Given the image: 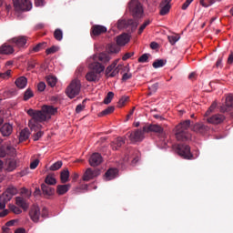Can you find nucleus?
Segmentation results:
<instances>
[{"mask_svg": "<svg viewBox=\"0 0 233 233\" xmlns=\"http://www.w3.org/2000/svg\"><path fill=\"white\" fill-rule=\"evenodd\" d=\"M28 116H30L35 121H39V123H43V121H46V119H50L51 116H56L57 114V108L52 106H43L42 110H27Z\"/></svg>", "mask_w": 233, "mask_h": 233, "instance_id": "f257e3e1", "label": "nucleus"}, {"mask_svg": "<svg viewBox=\"0 0 233 233\" xmlns=\"http://www.w3.org/2000/svg\"><path fill=\"white\" fill-rule=\"evenodd\" d=\"M89 71L86 75V79L89 83H96L101 77V72H105V66L99 62H93L89 65Z\"/></svg>", "mask_w": 233, "mask_h": 233, "instance_id": "f03ea898", "label": "nucleus"}, {"mask_svg": "<svg viewBox=\"0 0 233 233\" xmlns=\"http://www.w3.org/2000/svg\"><path fill=\"white\" fill-rule=\"evenodd\" d=\"M190 120H185L176 127V137L177 141H188L192 136L188 133Z\"/></svg>", "mask_w": 233, "mask_h": 233, "instance_id": "7ed1b4c3", "label": "nucleus"}, {"mask_svg": "<svg viewBox=\"0 0 233 233\" xmlns=\"http://www.w3.org/2000/svg\"><path fill=\"white\" fill-rule=\"evenodd\" d=\"M20 197L15 198V205L26 212L30 208V203L28 202L29 198L32 197V191L28 190L26 187H23L20 191Z\"/></svg>", "mask_w": 233, "mask_h": 233, "instance_id": "20e7f679", "label": "nucleus"}, {"mask_svg": "<svg viewBox=\"0 0 233 233\" xmlns=\"http://www.w3.org/2000/svg\"><path fill=\"white\" fill-rule=\"evenodd\" d=\"M17 192V188L11 186L0 196V210H5V208H6V203H8Z\"/></svg>", "mask_w": 233, "mask_h": 233, "instance_id": "39448f33", "label": "nucleus"}, {"mask_svg": "<svg viewBox=\"0 0 233 233\" xmlns=\"http://www.w3.org/2000/svg\"><path fill=\"white\" fill-rule=\"evenodd\" d=\"M128 8L135 21L143 17V5L139 3V0H131L128 4Z\"/></svg>", "mask_w": 233, "mask_h": 233, "instance_id": "423d86ee", "label": "nucleus"}, {"mask_svg": "<svg viewBox=\"0 0 233 233\" xmlns=\"http://www.w3.org/2000/svg\"><path fill=\"white\" fill-rule=\"evenodd\" d=\"M81 92V81L79 79H74L66 89V94L70 99H74L76 96H79Z\"/></svg>", "mask_w": 233, "mask_h": 233, "instance_id": "0eeeda50", "label": "nucleus"}, {"mask_svg": "<svg viewBox=\"0 0 233 233\" xmlns=\"http://www.w3.org/2000/svg\"><path fill=\"white\" fill-rule=\"evenodd\" d=\"M175 150L183 159H194V155L190 152V146L185 144H178L176 146Z\"/></svg>", "mask_w": 233, "mask_h": 233, "instance_id": "6e6552de", "label": "nucleus"}, {"mask_svg": "<svg viewBox=\"0 0 233 233\" xmlns=\"http://www.w3.org/2000/svg\"><path fill=\"white\" fill-rule=\"evenodd\" d=\"M29 127L32 130V132H35V134L33 135V140L39 141V139H41V137H43V135L45 134L43 131H41L43 126L39 124V121H35V119L32 118L29 121Z\"/></svg>", "mask_w": 233, "mask_h": 233, "instance_id": "1a4fd4ad", "label": "nucleus"}, {"mask_svg": "<svg viewBox=\"0 0 233 233\" xmlns=\"http://www.w3.org/2000/svg\"><path fill=\"white\" fill-rule=\"evenodd\" d=\"M14 6L17 12H28L32 10L30 0H14Z\"/></svg>", "mask_w": 233, "mask_h": 233, "instance_id": "9d476101", "label": "nucleus"}, {"mask_svg": "<svg viewBox=\"0 0 233 233\" xmlns=\"http://www.w3.org/2000/svg\"><path fill=\"white\" fill-rule=\"evenodd\" d=\"M139 25L137 20L128 19V20H118L116 23V28L118 30H123L124 28L131 27V30H136Z\"/></svg>", "mask_w": 233, "mask_h": 233, "instance_id": "9b49d317", "label": "nucleus"}, {"mask_svg": "<svg viewBox=\"0 0 233 233\" xmlns=\"http://www.w3.org/2000/svg\"><path fill=\"white\" fill-rule=\"evenodd\" d=\"M117 60H115L110 66H108L106 69V77H116L117 74H119V70L123 68V66H117Z\"/></svg>", "mask_w": 233, "mask_h": 233, "instance_id": "f8f14e48", "label": "nucleus"}, {"mask_svg": "<svg viewBox=\"0 0 233 233\" xmlns=\"http://www.w3.org/2000/svg\"><path fill=\"white\" fill-rule=\"evenodd\" d=\"M144 132H155L156 134H158V136L163 139L165 137V131L163 130V127L159 125H148L144 126Z\"/></svg>", "mask_w": 233, "mask_h": 233, "instance_id": "ddd939ff", "label": "nucleus"}, {"mask_svg": "<svg viewBox=\"0 0 233 233\" xmlns=\"http://www.w3.org/2000/svg\"><path fill=\"white\" fill-rule=\"evenodd\" d=\"M145 131L144 129H137L129 134V139L131 143H137L145 139Z\"/></svg>", "mask_w": 233, "mask_h": 233, "instance_id": "4468645a", "label": "nucleus"}, {"mask_svg": "<svg viewBox=\"0 0 233 233\" xmlns=\"http://www.w3.org/2000/svg\"><path fill=\"white\" fill-rule=\"evenodd\" d=\"M99 174H101V171H99V169L92 170V168L89 167L84 173L82 179L83 181H90V179H94V177H97Z\"/></svg>", "mask_w": 233, "mask_h": 233, "instance_id": "2eb2a0df", "label": "nucleus"}, {"mask_svg": "<svg viewBox=\"0 0 233 233\" xmlns=\"http://www.w3.org/2000/svg\"><path fill=\"white\" fill-rule=\"evenodd\" d=\"M29 216L34 223H37L41 216V209L39 208V206L33 205L29 210Z\"/></svg>", "mask_w": 233, "mask_h": 233, "instance_id": "dca6fc26", "label": "nucleus"}, {"mask_svg": "<svg viewBox=\"0 0 233 233\" xmlns=\"http://www.w3.org/2000/svg\"><path fill=\"white\" fill-rule=\"evenodd\" d=\"M103 163V157L99 153H93L89 157L90 167H99Z\"/></svg>", "mask_w": 233, "mask_h": 233, "instance_id": "f3484780", "label": "nucleus"}, {"mask_svg": "<svg viewBox=\"0 0 233 233\" xmlns=\"http://www.w3.org/2000/svg\"><path fill=\"white\" fill-rule=\"evenodd\" d=\"M206 120L211 125H219L225 121V116L221 114H216L212 116L207 117Z\"/></svg>", "mask_w": 233, "mask_h": 233, "instance_id": "a211bd4d", "label": "nucleus"}, {"mask_svg": "<svg viewBox=\"0 0 233 233\" xmlns=\"http://www.w3.org/2000/svg\"><path fill=\"white\" fill-rule=\"evenodd\" d=\"M170 3H172V0H162V2L159 5L160 7V15H167L168 12H170Z\"/></svg>", "mask_w": 233, "mask_h": 233, "instance_id": "6ab92c4d", "label": "nucleus"}, {"mask_svg": "<svg viewBox=\"0 0 233 233\" xmlns=\"http://www.w3.org/2000/svg\"><path fill=\"white\" fill-rule=\"evenodd\" d=\"M233 109V95H228L226 97V105L220 106V112H230Z\"/></svg>", "mask_w": 233, "mask_h": 233, "instance_id": "aec40b11", "label": "nucleus"}, {"mask_svg": "<svg viewBox=\"0 0 233 233\" xmlns=\"http://www.w3.org/2000/svg\"><path fill=\"white\" fill-rule=\"evenodd\" d=\"M106 27L104 25H95L91 28V36L96 37L97 35H101V34H106Z\"/></svg>", "mask_w": 233, "mask_h": 233, "instance_id": "412c9836", "label": "nucleus"}, {"mask_svg": "<svg viewBox=\"0 0 233 233\" xmlns=\"http://www.w3.org/2000/svg\"><path fill=\"white\" fill-rule=\"evenodd\" d=\"M11 43L18 48H23L26 45V36H16L11 39Z\"/></svg>", "mask_w": 233, "mask_h": 233, "instance_id": "4be33fe9", "label": "nucleus"}, {"mask_svg": "<svg viewBox=\"0 0 233 233\" xmlns=\"http://www.w3.org/2000/svg\"><path fill=\"white\" fill-rule=\"evenodd\" d=\"M130 42V35L128 34H122L118 36H116V45L118 46H125V45L128 44Z\"/></svg>", "mask_w": 233, "mask_h": 233, "instance_id": "5701e85b", "label": "nucleus"}, {"mask_svg": "<svg viewBox=\"0 0 233 233\" xmlns=\"http://www.w3.org/2000/svg\"><path fill=\"white\" fill-rule=\"evenodd\" d=\"M0 132L4 137H8L14 132V127L10 124H4L0 128Z\"/></svg>", "mask_w": 233, "mask_h": 233, "instance_id": "b1692460", "label": "nucleus"}, {"mask_svg": "<svg viewBox=\"0 0 233 233\" xmlns=\"http://www.w3.org/2000/svg\"><path fill=\"white\" fill-rule=\"evenodd\" d=\"M6 150L7 152H10V154H14L15 152V148H14L12 146L5 147V145H3V143L0 141V157H6Z\"/></svg>", "mask_w": 233, "mask_h": 233, "instance_id": "393cba45", "label": "nucleus"}, {"mask_svg": "<svg viewBox=\"0 0 233 233\" xmlns=\"http://www.w3.org/2000/svg\"><path fill=\"white\" fill-rule=\"evenodd\" d=\"M208 127L202 123L195 124L193 127V132H196L197 134H206V132H208Z\"/></svg>", "mask_w": 233, "mask_h": 233, "instance_id": "a878e982", "label": "nucleus"}, {"mask_svg": "<svg viewBox=\"0 0 233 233\" xmlns=\"http://www.w3.org/2000/svg\"><path fill=\"white\" fill-rule=\"evenodd\" d=\"M117 168H109L105 174L106 181H111V179H116L118 174Z\"/></svg>", "mask_w": 233, "mask_h": 233, "instance_id": "bb28decb", "label": "nucleus"}, {"mask_svg": "<svg viewBox=\"0 0 233 233\" xmlns=\"http://www.w3.org/2000/svg\"><path fill=\"white\" fill-rule=\"evenodd\" d=\"M41 189L44 196H54V194L56 193V189L46 184H42Z\"/></svg>", "mask_w": 233, "mask_h": 233, "instance_id": "cd10ccee", "label": "nucleus"}, {"mask_svg": "<svg viewBox=\"0 0 233 233\" xmlns=\"http://www.w3.org/2000/svg\"><path fill=\"white\" fill-rule=\"evenodd\" d=\"M30 137V130L25 127L22 129L19 133L18 139L19 143H23L24 141H26Z\"/></svg>", "mask_w": 233, "mask_h": 233, "instance_id": "c85d7f7f", "label": "nucleus"}, {"mask_svg": "<svg viewBox=\"0 0 233 233\" xmlns=\"http://www.w3.org/2000/svg\"><path fill=\"white\" fill-rule=\"evenodd\" d=\"M71 187L70 184L58 185L56 187V194H58V196H64V194H66V192L70 190Z\"/></svg>", "mask_w": 233, "mask_h": 233, "instance_id": "c756f323", "label": "nucleus"}, {"mask_svg": "<svg viewBox=\"0 0 233 233\" xmlns=\"http://www.w3.org/2000/svg\"><path fill=\"white\" fill-rule=\"evenodd\" d=\"M123 145H125V138L118 137L112 142L111 147L114 150H117L121 148Z\"/></svg>", "mask_w": 233, "mask_h": 233, "instance_id": "7c9ffc66", "label": "nucleus"}, {"mask_svg": "<svg viewBox=\"0 0 233 233\" xmlns=\"http://www.w3.org/2000/svg\"><path fill=\"white\" fill-rule=\"evenodd\" d=\"M27 83L28 80L26 79V77L20 76L15 80V85L17 86V88L23 89L26 87Z\"/></svg>", "mask_w": 233, "mask_h": 233, "instance_id": "2f4dec72", "label": "nucleus"}, {"mask_svg": "<svg viewBox=\"0 0 233 233\" xmlns=\"http://www.w3.org/2000/svg\"><path fill=\"white\" fill-rule=\"evenodd\" d=\"M0 54H4L5 56H8L10 54H14V47L10 45H3L0 47Z\"/></svg>", "mask_w": 233, "mask_h": 233, "instance_id": "473e14b6", "label": "nucleus"}, {"mask_svg": "<svg viewBox=\"0 0 233 233\" xmlns=\"http://www.w3.org/2000/svg\"><path fill=\"white\" fill-rule=\"evenodd\" d=\"M70 178V171L68 168H66L60 173L61 183H68V179Z\"/></svg>", "mask_w": 233, "mask_h": 233, "instance_id": "72a5a7b5", "label": "nucleus"}, {"mask_svg": "<svg viewBox=\"0 0 233 233\" xmlns=\"http://www.w3.org/2000/svg\"><path fill=\"white\" fill-rule=\"evenodd\" d=\"M6 165H7L6 170L8 172H14V170L17 168V161H15V159H8L6 161Z\"/></svg>", "mask_w": 233, "mask_h": 233, "instance_id": "f704fd0d", "label": "nucleus"}, {"mask_svg": "<svg viewBox=\"0 0 233 233\" xmlns=\"http://www.w3.org/2000/svg\"><path fill=\"white\" fill-rule=\"evenodd\" d=\"M107 50L109 54H119V52L121 51V47L117 44H110L107 46Z\"/></svg>", "mask_w": 233, "mask_h": 233, "instance_id": "c9c22d12", "label": "nucleus"}, {"mask_svg": "<svg viewBox=\"0 0 233 233\" xmlns=\"http://www.w3.org/2000/svg\"><path fill=\"white\" fill-rule=\"evenodd\" d=\"M110 59H111V57L108 53H100L98 55V61H100L101 63H108V61H110Z\"/></svg>", "mask_w": 233, "mask_h": 233, "instance_id": "e433bc0d", "label": "nucleus"}, {"mask_svg": "<svg viewBox=\"0 0 233 233\" xmlns=\"http://www.w3.org/2000/svg\"><path fill=\"white\" fill-rule=\"evenodd\" d=\"M46 43L42 42V43H39L36 46H35L32 48L31 52H34V53L41 52V50H44V48H46Z\"/></svg>", "mask_w": 233, "mask_h": 233, "instance_id": "4c0bfd02", "label": "nucleus"}, {"mask_svg": "<svg viewBox=\"0 0 233 233\" xmlns=\"http://www.w3.org/2000/svg\"><path fill=\"white\" fill-rule=\"evenodd\" d=\"M114 110H116V108L114 106H108L107 108H106L105 110H103L102 112H100L98 114L99 117H103L105 116H108L110 114H112V112H114Z\"/></svg>", "mask_w": 233, "mask_h": 233, "instance_id": "58836bf2", "label": "nucleus"}, {"mask_svg": "<svg viewBox=\"0 0 233 233\" xmlns=\"http://www.w3.org/2000/svg\"><path fill=\"white\" fill-rule=\"evenodd\" d=\"M217 1H221V0H200V5L204 8H208V6H212L214 3H217Z\"/></svg>", "mask_w": 233, "mask_h": 233, "instance_id": "ea45409f", "label": "nucleus"}, {"mask_svg": "<svg viewBox=\"0 0 233 233\" xmlns=\"http://www.w3.org/2000/svg\"><path fill=\"white\" fill-rule=\"evenodd\" d=\"M46 83L49 86L54 87L57 83V78L52 76H46Z\"/></svg>", "mask_w": 233, "mask_h": 233, "instance_id": "a19ab883", "label": "nucleus"}, {"mask_svg": "<svg viewBox=\"0 0 233 233\" xmlns=\"http://www.w3.org/2000/svg\"><path fill=\"white\" fill-rule=\"evenodd\" d=\"M165 65H167V62H165V60H163V59H157L153 63V68H163V66H165Z\"/></svg>", "mask_w": 233, "mask_h": 233, "instance_id": "79ce46f5", "label": "nucleus"}, {"mask_svg": "<svg viewBox=\"0 0 233 233\" xmlns=\"http://www.w3.org/2000/svg\"><path fill=\"white\" fill-rule=\"evenodd\" d=\"M54 37L56 41H63V30L57 28L54 32Z\"/></svg>", "mask_w": 233, "mask_h": 233, "instance_id": "37998d69", "label": "nucleus"}, {"mask_svg": "<svg viewBox=\"0 0 233 233\" xmlns=\"http://www.w3.org/2000/svg\"><path fill=\"white\" fill-rule=\"evenodd\" d=\"M63 167V161H57L54 163L50 167L49 170H52L53 172H56V170H59Z\"/></svg>", "mask_w": 233, "mask_h": 233, "instance_id": "c03bdc74", "label": "nucleus"}, {"mask_svg": "<svg viewBox=\"0 0 233 233\" xmlns=\"http://www.w3.org/2000/svg\"><path fill=\"white\" fill-rule=\"evenodd\" d=\"M157 88H159V84H153L151 86L148 87L149 93L147 94V96H152L153 94H156V92H157Z\"/></svg>", "mask_w": 233, "mask_h": 233, "instance_id": "a18cd8bd", "label": "nucleus"}, {"mask_svg": "<svg viewBox=\"0 0 233 233\" xmlns=\"http://www.w3.org/2000/svg\"><path fill=\"white\" fill-rule=\"evenodd\" d=\"M112 99H114V92H108L104 99V104L110 105V103H112Z\"/></svg>", "mask_w": 233, "mask_h": 233, "instance_id": "49530a36", "label": "nucleus"}, {"mask_svg": "<svg viewBox=\"0 0 233 233\" xmlns=\"http://www.w3.org/2000/svg\"><path fill=\"white\" fill-rule=\"evenodd\" d=\"M45 183L46 185H56L57 183V181L56 180V178L50 175H48L46 179H45Z\"/></svg>", "mask_w": 233, "mask_h": 233, "instance_id": "de8ad7c7", "label": "nucleus"}, {"mask_svg": "<svg viewBox=\"0 0 233 233\" xmlns=\"http://www.w3.org/2000/svg\"><path fill=\"white\" fill-rule=\"evenodd\" d=\"M9 210H11V212H13L14 214H21L23 212L19 206L15 205H9Z\"/></svg>", "mask_w": 233, "mask_h": 233, "instance_id": "09e8293b", "label": "nucleus"}, {"mask_svg": "<svg viewBox=\"0 0 233 233\" xmlns=\"http://www.w3.org/2000/svg\"><path fill=\"white\" fill-rule=\"evenodd\" d=\"M33 96H34V92H32V89L30 88L26 89L24 94V101H28V99H31Z\"/></svg>", "mask_w": 233, "mask_h": 233, "instance_id": "8fccbe9b", "label": "nucleus"}, {"mask_svg": "<svg viewBox=\"0 0 233 233\" xmlns=\"http://www.w3.org/2000/svg\"><path fill=\"white\" fill-rule=\"evenodd\" d=\"M167 39L170 43V45H174L175 43H177L179 41V35H174L167 36Z\"/></svg>", "mask_w": 233, "mask_h": 233, "instance_id": "3c124183", "label": "nucleus"}, {"mask_svg": "<svg viewBox=\"0 0 233 233\" xmlns=\"http://www.w3.org/2000/svg\"><path fill=\"white\" fill-rule=\"evenodd\" d=\"M217 106H218V103L217 102H213L211 104V106H209L208 110L206 112V117H208V115L212 114V111L216 110Z\"/></svg>", "mask_w": 233, "mask_h": 233, "instance_id": "603ef678", "label": "nucleus"}, {"mask_svg": "<svg viewBox=\"0 0 233 233\" xmlns=\"http://www.w3.org/2000/svg\"><path fill=\"white\" fill-rule=\"evenodd\" d=\"M57 50H59V47L56 46H51L50 48H47L46 50V54L47 56H50V54H56V52H57Z\"/></svg>", "mask_w": 233, "mask_h": 233, "instance_id": "864d4df0", "label": "nucleus"}, {"mask_svg": "<svg viewBox=\"0 0 233 233\" xmlns=\"http://www.w3.org/2000/svg\"><path fill=\"white\" fill-rule=\"evenodd\" d=\"M150 25V20H147L138 29V35H141L143 34V30L147 28Z\"/></svg>", "mask_w": 233, "mask_h": 233, "instance_id": "5fc2aeb1", "label": "nucleus"}, {"mask_svg": "<svg viewBox=\"0 0 233 233\" xmlns=\"http://www.w3.org/2000/svg\"><path fill=\"white\" fill-rule=\"evenodd\" d=\"M36 65L37 63L35 62V60H29L27 62V70H34Z\"/></svg>", "mask_w": 233, "mask_h": 233, "instance_id": "6e6d98bb", "label": "nucleus"}, {"mask_svg": "<svg viewBox=\"0 0 233 233\" xmlns=\"http://www.w3.org/2000/svg\"><path fill=\"white\" fill-rule=\"evenodd\" d=\"M129 97L128 96H122L119 101H118V106L121 108L122 106H125V103L128 101Z\"/></svg>", "mask_w": 233, "mask_h": 233, "instance_id": "4d7b16f0", "label": "nucleus"}, {"mask_svg": "<svg viewBox=\"0 0 233 233\" xmlns=\"http://www.w3.org/2000/svg\"><path fill=\"white\" fill-rule=\"evenodd\" d=\"M138 63H148V54H143L138 58Z\"/></svg>", "mask_w": 233, "mask_h": 233, "instance_id": "13d9d810", "label": "nucleus"}, {"mask_svg": "<svg viewBox=\"0 0 233 233\" xmlns=\"http://www.w3.org/2000/svg\"><path fill=\"white\" fill-rule=\"evenodd\" d=\"M46 88V84H45V82L38 83V85H37L38 92H45Z\"/></svg>", "mask_w": 233, "mask_h": 233, "instance_id": "bf43d9fd", "label": "nucleus"}, {"mask_svg": "<svg viewBox=\"0 0 233 233\" xmlns=\"http://www.w3.org/2000/svg\"><path fill=\"white\" fill-rule=\"evenodd\" d=\"M39 166V159H35L33 162L30 164V168L31 170H35L37 167Z\"/></svg>", "mask_w": 233, "mask_h": 233, "instance_id": "052dcab7", "label": "nucleus"}, {"mask_svg": "<svg viewBox=\"0 0 233 233\" xmlns=\"http://www.w3.org/2000/svg\"><path fill=\"white\" fill-rule=\"evenodd\" d=\"M128 79H132V73H125L122 76V81H128Z\"/></svg>", "mask_w": 233, "mask_h": 233, "instance_id": "680f3d73", "label": "nucleus"}, {"mask_svg": "<svg viewBox=\"0 0 233 233\" xmlns=\"http://www.w3.org/2000/svg\"><path fill=\"white\" fill-rule=\"evenodd\" d=\"M194 0H186V2L182 5V10H187L188 6H190V4Z\"/></svg>", "mask_w": 233, "mask_h": 233, "instance_id": "e2e57ef3", "label": "nucleus"}, {"mask_svg": "<svg viewBox=\"0 0 233 233\" xmlns=\"http://www.w3.org/2000/svg\"><path fill=\"white\" fill-rule=\"evenodd\" d=\"M134 56V52H131V53H126L122 59L123 61H127V59H130V57H132Z\"/></svg>", "mask_w": 233, "mask_h": 233, "instance_id": "0e129e2a", "label": "nucleus"}, {"mask_svg": "<svg viewBox=\"0 0 233 233\" xmlns=\"http://www.w3.org/2000/svg\"><path fill=\"white\" fill-rule=\"evenodd\" d=\"M29 173H30V168L25 167L22 171H20V176H21V177H23L25 176H27V174H29Z\"/></svg>", "mask_w": 233, "mask_h": 233, "instance_id": "69168bd1", "label": "nucleus"}, {"mask_svg": "<svg viewBox=\"0 0 233 233\" xmlns=\"http://www.w3.org/2000/svg\"><path fill=\"white\" fill-rule=\"evenodd\" d=\"M83 110H85V106H83L81 104L76 106V114H80V112H83Z\"/></svg>", "mask_w": 233, "mask_h": 233, "instance_id": "338daca9", "label": "nucleus"}, {"mask_svg": "<svg viewBox=\"0 0 233 233\" xmlns=\"http://www.w3.org/2000/svg\"><path fill=\"white\" fill-rule=\"evenodd\" d=\"M228 63L229 65H232V64H233V52H231L230 55L228 56Z\"/></svg>", "mask_w": 233, "mask_h": 233, "instance_id": "774afa93", "label": "nucleus"}]
</instances>
